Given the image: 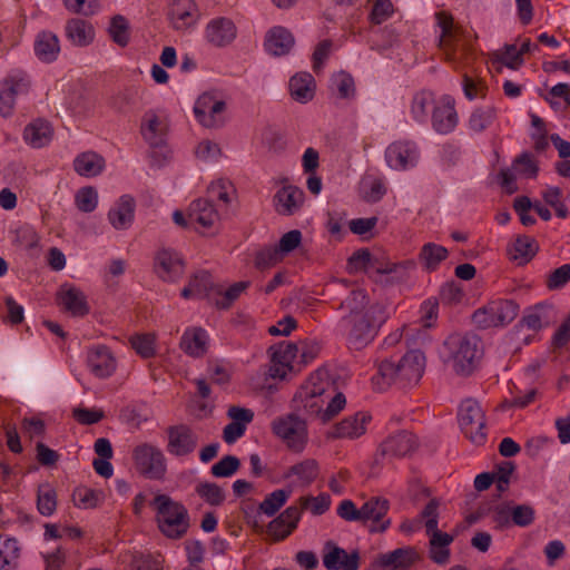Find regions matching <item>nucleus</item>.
<instances>
[{"mask_svg":"<svg viewBox=\"0 0 570 570\" xmlns=\"http://www.w3.org/2000/svg\"><path fill=\"white\" fill-rule=\"evenodd\" d=\"M538 242L530 236L519 235L512 244L507 247L509 259L522 266L528 264L538 253Z\"/></svg>","mask_w":570,"mask_h":570,"instance_id":"obj_26","label":"nucleus"},{"mask_svg":"<svg viewBox=\"0 0 570 570\" xmlns=\"http://www.w3.org/2000/svg\"><path fill=\"white\" fill-rule=\"evenodd\" d=\"M513 169H515L520 175L527 178H535L539 173V166L533 160L531 154L524 151L520 154L512 164Z\"/></svg>","mask_w":570,"mask_h":570,"instance_id":"obj_59","label":"nucleus"},{"mask_svg":"<svg viewBox=\"0 0 570 570\" xmlns=\"http://www.w3.org/2000/svg\"><path fill=\"white\" fill-rule=\"evenodd\" d=\"M444 345L453 361L454 371L461 375H470L483 353L481 338L473 333L451 335Z\"/></svg>","mask_w":570,"mask_h":570,"instance_id":"obj_4","label":"nucleus"},{"mask_svg":"<svg viewBox=\"0 0 570 570\" xmlns=\"http://www.w3.org/2000/svg\"><path fill=\"white\" fill-rule=\"evenodd\" d=\"M419 446L416 436L409 431H400L390 435L382 442L380 452L382 455L403 458L413 453Z\"/></svg>","mask_w":570,"mask_h":570,"instance_id":"obj_16","label":"nucleus"},{"mask_svg":"<svg viewBox=\"0 0 570 570\" xmlns=\"http://www.w3.org/2000/svg\"><path fill=\"white\" fill-rule=\"evenodd\" d=\"M492 63H501L510 69L517 70L523 65V58L517 51L515 45H505L502 50L495 51Z\"/></svg>","mask_w":570,"mask_h":570,"instance_id":"obj_48","label":"nucleus"},{"mask_svg":"<svg viewBox=\"0 0 570 570\" xmlns=\"http://www.w3.org/2000/svg\"><path fill=\"white\" fill-rule=\"evenodd\" d=\"M385 159L391 168L405 170L416 165L419 153L413 142L395 141L386 148Z\"/></svg>","mask_w":570,"mask_h":570,"instance_id":"obj_14","label":"nucleus"},{"mask_svg":"<svg viewBox=\"0 0 570 570\" xmlns=\"http://www.w3.org/2000/svg\"><path fill=\"white\" fill-rule=\"evenodd\" d=\"M168 443L167 451L175 456H187L198 445V436L188 424L170 425L166 430Z\"/></svg>","mask_w":570,"mask_h":570,"instance_id":"obj_10","label":"nucleus"},{"mask_svg":"<svg viewBox=\"0 0 570 570\" xmlns=\"http://www.w3.org/2000/svg\"><path fill=\"white\" fill-rule=\"evenodd\" d=\"M390 510V501L382 497H372L361 507L362 522L372 521L370 532H385L391 519H385Z\"/></svg>","mask_w":570,"mask_h":570,"instance_id":"obj_12","label":"nucleus"},{"mask_svg":"<svg viewBox=\"0 0 570 570\" xmlns=\"http://www.w3.org/2000/svg\"><path fill=\"white\" fill-rule=\"evenodd\" d=\"M190 285L195 289V294L198 297H210L212 294H215V287L217 284H214L213 277L210 273L206 271H200L194 275L190 279Z\"/></svg>","mask_w":570,"mask_h":570,"instance_id":"obj_52","label":"nucleus"},{"mask_svg":"<svg viewBox=\"0 0 570 570\" xmlns=\"http://www.w3.org/2000/svg\"><path fill=\"white\" fill-rule=\"evenodd\" d=\"M331 82L337 90L340 98L348 99L355 95L354 79L350 73L340 71L332 77Z\"/></svg>","mask_w":570,"mask_h":570,"instance_id":"obj_56","label":"nucleus"},{"mask_svg":"<svg viewBox=\"0 0 570 570\" xmlns=\"http://www.w3.org/2000/svg\"><path fill=\"white\" fill-rule=\"evenodd\" d=\"M136 471L149 480H163L167 473V460L164 452L150 443H141L131 454Z\"/></svg>","mask_w":570,"mask_h":570,"instance_id":"obj_6","label":"nucleus"},{"mask_svg":"<svg viewBox=\"0 0 570 570\" xmlns=\"http://www.w3.org/2000/svg\"><path fill=\"white\" fill-rule=\"evenodd\" d=\"M271 361L273 365L269 368V375L273 379H284L288 372L297 371L295 368V358L299 352L297 344L283 342L271 346Z\"/></svg>","mask_w":570,"mask_h":570,"instance_id":"obj_11","label":"nucleus"},{"mask_svg":"<svg viewBox=\"0 0 570 570\" xmlns=\"http://www.w3.org/2000/svg\"><path fill=\"white\" fill-rule=\"evenodd\" d=\"M425 368V355L420 350H412L404 354L397 362L384 360L377 365V373L372 377V384L376 391L383 392L392 384L400 389L416 385Z\"/></svg>","mask_w":570,"mask_h":570,"instance_id":"obj_2","label":"nucleus"},{"mask_svg":"<svg viewBox=\"0 0 570 570\" xmlns=\"http://www.w3.org/2000/svg\"><path fill=\"white\" fill-rule=\"evenodd\" d=\"M282 259V255L276 248L274 247H264L261 250L256 253L255 256V267L258 269H265L273 265H275L278 261Z\"/></svg>","mask_w":570,"mask_h":570,"instance_id":"obj_60","label":"nucleus"},{"mask_svg":"<svg viewBox=\"0 0 570 570\" xmlns=\"http://www.w3.org/2000/svg\"><path fill=\"white\" fill-rule=\"evenodd\" d=\"M132 348L142 356L149 358L155 354L154 337L148 334L136 335L130 338Z\"/></svg>","mask_w":570,"mask_h":570,"instance_id":"obj_63","label":"nucleus"},{"mask_svg":"<svg viewBox=\"0 0 570 570\" xmlns=\"http://www.w3.org/2000/svg\"><path fill=\"white\" fill-rule=\"evenodd\" d=\"M416 268V263L413 259H405L399 263H390L385 274V278H375V282L384 285H394L406 282L411 273Z\"/></svg>","mask_w":570,"mask_h":570,"instance_id":"obj_39","label":"nucleus"},{"mask_svg":"<svg viewBox=\"0 0 570 570\" xmlns=\"http://www.w3.org/2000/svg\"><path fill=\"white\" fill-rule=\"evenodd\" d=\"M73 419L82 425L96 424L105 417L102 410L76 407L72 411Z\"/></svg>","mask_w":570,"mask_h":570,"instance_id":"obj_64","label":"nucleus"},{"mask_svg":"<svg viewBox=\"0 0 570 570\" xmlns=\"http://www.w3.org/2000/svg\"><path fill=\"white\" fill-rule=\"evenodd\" d=\"M235 23L225 17L210 20L205 29V37L215 47H225L236 38Z\"/></svg>","mask_w":570,"mask_h":570,"instance_id":"obj_23","label":"nucleus"},{"mask_svg":"<svg viewBox=\"0 0 570 570\" xmlns=\"http://www.w3.org/2000/svg\"><path fill=\"white\" fill-rule=\"evenodd\" d=\"M302 514V507L291 505L267 525V533L275 540L286 539L296 528Z\"/></svg>","mask_w":570,"mask_h":570,"instance_id":"obj_20","label":"nucleus"},{"mask_svg":"<svg viewBox=\"0 0 570 570\" xmlns=\"http://www.w3.org/2000/svg\"><path fill=\"white\" fill-rule=\"evenodd\" d=\"M167 14L170 24L178 31L195 26L200 17L198 6L194 0H173Z\"/></svg>","mask_w":570,"mask_h":570,"instance_id":"obj_13","label":"nucleus"},{"mask_svg":"<svg viewBox=\"0 0 570 570\" xmlns=\"http://www.w3.org/2000/svg\"><path fill=\"white\" fill-rule=\"evenodd\" d=\"M195 491L205 502L213 507L222 505L226 500L224 490L216 483L202 482L196 487Z\"/></svg>","mask_w":570,"mask_h":570,"instance_id":"obj_47","label":"nucleus"},{"mask_svg":"<svg viewBox=\"0 0 570 570\" xmlns=\"http://www.w3.org/2000/svg\"><path fill=\"white\" fill-rule=\"evenodd\" d=\"M452 43L444 45L439 43L441 50H443L445 59L450 62H464L468 63L474 57V49L471 41L462 32L452 37Z\"/></svg>","mask_w":570,"mask_h":570,"instance_id":"obj_28","label":"nucleus"},{"mask_svg":"<svg viewBox=\"0 0 570 570\" xmlns=\"http://www.w3.org/2000/svg\"><path fill=\"white\" fill-rule=\"evenodd\" d=\"M240 466V460L235 455H225L210 468V473L215 478H229L234 475Z\"/></svg>","mask_w":570,"mask_h":570,"instance_id":"obj_53","label":"nucleus"},{"mask_svg":"<svg viewBox=\"0 0 570 570\" xmlns=\"http://www.w3.org/2000/svg\"><path fill=\"white\" fill-rule=\"evenodd\" d=\"M272 430L295 452L303 451L307 443L306 420L296 412L275 419L272 422Z\"/></svg>","mask_w":570,"mask_h":570,"instance_id":"obj_7","label":"nucleus"},{"mask_svg":"<svg viewBox=\"0 0 570 570\" xmlns=\"http://www.w3.org/2000/svg\"><path fill=\"white\" fill-rule=\"evenodd\" d=\"M302 509H308L314 515L324 514L331 505V497L327 493H321L317 497H302L299 498Z\"/></svg>","mask_w":570,"mask_h":570,"instance_id":"obj_55","label":"nucleus"},{"mask_svg":"<svg viewBox=\"0 0 570 570\" xmlns=\"http://www.w3.org/2000/svg\"><path fill=\"white\" fill-rule=\"evenodd\" d=\"M136 202L130 195H122L108 213L109 223L116 229H127L134 222Z\"/></svg>","mask_w":570,"mask_h":570,"instance_id":"obj_27","label":"nucleus"},{"mask_svg":"<svg viewBox=\"0 0 570 570\" xmlns=\"http://www.w3.org/2000/svg\"><path fill=\"white\" fill-rule=\"evenodd\" d=\"M101 491H97L87 487H79L73 490L72 501L80 509H94L101 500Z\"/></svg>","mask_w":570,"mask_h":570,"instance_id":"obj_49","label":"nucleus"},{"mask_svg":"<svg viewBox=\"0 0 570 570\" xmlns=\"http://www.w3.org/2000/svg\"><path fill=\"white\" fill-rule=\"evenodd\" d=\"M519 313V305L512 299L492 301L472 314V322L478 328L505 326L510 324Z\"/></svg>","mask_w":570,"mask_h":570,"instance_id":"obj_5","label":"nucleus"},{"mask_svg":"<svg viewBox=\"0 0 570 570\" xmlns=\"http://www.w3.org/2000/svg\"><path fill=\"white\" fill-rule=\"evenodd\" d=\"M188 218L191 223L210 228L218 220L219 216L212 200L198 198L189 205Z\"/></svg>","mask_w":570,"mask_h":570,"instance_id":"obj_29","label":"nucleus"},{"mask_svg":"<svg viewBox=\"0 0 570 570\" xmlns=\"http://www.w3.org/2000/svg\"><path fill=\"white\" fill-rule=\"evenodd\" d=\"M304 197V191L296 186L282 187L273 198L276 213L283 216L294 215L303 206Z\"/></svg>","mask_w":570,"mask_h":570,"instance_id":"obj_21","label":"nucleus"},{"mask_svg":"<svg viewBox=\"0 0 570 570\" xmlns=\"http://www.w3.org/2000/svg\"><path fill=\"white\" fill-rule=\"evenodd\" d=\"M570 281V264H564L552 271L546 281L549 289L562 288Z\"/></svg>","mask_w":570,"mask_h":570,"instance_id":"obj_62","label":"nucleus"},{"mask_svg":"<svg viewBox=\"0 0 570 570\" xmlns=\"http://www.w3.org/2000/svg\"><path fill=\"white\" fill-rule=\"evenodd\" d=\"M30 83L31 81L27 72L22 70H13L7 76L0 87L16 98L17 95L28 92Z\"/></svg>","mask_w":570,"mask_h":570,"instance_id":"obj_44","label":"nucleus"},{"mask_svg":"<svg viewBox=\"0 0 570 570\" xmlns=\"http://www.w3.org/2000/svg\"><path fill=\"white\" fill-rule=\"evenodd\" d=\"M497 118V109L492 106L476 108L469 119L470 129L482 132L492 125Z\"/></svg>","mask_w":570,"mask_h":570,"instance_id":"obj_46","label":"nucleus"},{"mask_svg":"<svg viewBox=\"0 0 570 570\" xmlns=\"http://www.w3.org/2000/svg\"><path fill=\"white\" fill-rule=\"evenodd\" d=\"M449 255L448 249L444 246L435 243H426L422 246L419 258L426 271H435L440 263L446 259Z\"/></svg>","mask_w":570,"mask_h":570,"instance_id":"obj_42","label":"nucleus"},{"mask_svg":"<svg viewBox=\"0 0 570 570\" xmlns=\"http://www.w3.org/2000/svg\"><path fill=\"white\" fill-rule=\"evenodd\" d=\"M87 364L90 372L99 377L107 379L116 370V358L106 345H97L88 351Z\"/></svg>","mask_w":570,"mask_h":570,"instance_id":"obj_19","label":"nucleus"},{"mask_svg":"<svg viewBox=\"0 0 570 570\" xmlns=\"http://www.w3.org/2000/svg\"><path fill=\"white\" fill-rule=\"evenodd\" d=\"M371 254L372 253L367 248H360L355 250L347 259L348 273H370Z\"/></svg>","mask_w":570,"mask_h":570,"instance_id":"obj_58","label":"nucleus"},{"mask_svg":"<svg viewBox=\"0 0 570 570\" xmlns=\"http://www.w3.org/2000/svg\"><path fill=\"white\" fill-rule=\"evenodd\" d=\"M295 43V39L289 30L277 26L269 29L265 36V50L275 57L287 55Z\"/></svg>","mask_w":570,"mask_h":570,"instance_id":"obj_25","label":"nucleus"},{"mask_svg":"<svg viewBox=\"0 0 570 570\" xmlns=\"http://www.w3.org/2000/svg\"><path fill=\"white\" fill-rule=\"evenodd\" d=\"M292 491L279 489L275 490L261 502L258 507V513H264L268 517H273L287 501Z\"/></svg>","mask_w":570,"mask_h":570,"instance_id":"obj_45","label":"nucleus"},{"mask_svg":"<svg viewBox=\"0 0 570 570\" xmlns=\"http://www.w3.org/2000/svg\"><path fill=\"white\" fill-rule=\"evenodd\" d=\"M312 376L309 381L303 385L293 399L296 413L302 412L307 419H320L324 423V400L322 395L325 392L322 383L314 382Z\"/></svg>","mask_w":570,"mask_h":570,"instance_id":"obj_9","label":"nucleus"},{"mask_svg":"<svg viewBox=\"0 0 570 570\" xmlns=\"http://www.w3.org/2000/svg\"><path fill=\"white\" fill-rule=\"evenodd\" d=\"M434 94L423 89L415 92L411 99L410 112L413 119L419 124L426 122L430 111L435 107Z\"/></svg>","mask_w":570,"mask_h":570,"instance_id":"obj_35","label":"nucleus"},{"mask_svg":"<svg viewBox=\"0 0 570 570\" xmlns=\"http://www.w3.org/2000/svg\"><path fill=\"white\" fill-rule=\"evenodd\" d=\"M461 431L474 444L485 441V415L480 404L471 399L463 401L459 409Z\"/></svg>","mask_w":570,"mask_h":570,"instance_id":"obj_8","label":"nucleus"},{"mask_svg":"<svg viewBox=\"0 0 570 570\" xmlns=\"http://www.w3.org/2000/svg\"><path fill=\"white\" fill-rule=\"evenodd\" d=\"M75 203L82 213L94 212L98 204L97 190L91 186L80 188L75 196Z\"/></svg>","mask_w":570,"mask_h":570,"instance_id":"obj_54","label":"nucleus"},{"mask_svg":"<svg viewBox=\"0 0 570 570\" xmlns=\"http://www.w3.org/2000/svg\"><path fill=\"white\" fill-rule=\"evenodd\" d=\"M141 134L153 147L160 146L164 142V129L155 114L147 115V125L141 127Z\"/></svg>","mask_w":570,"mask_h":570,"instance_id":"obj_50","label":"nucleus"},{"mask_svg":"<svg viewBox=\"0 0 570 570\" xmlns=\"http://www.w3.org/2000/svg\"><path fill=\"white\" fill-rule=\"evenodd\" d=\"M320 474V466L316 460L305 459L292 466L284 473V478L288 479L293 475L297 476L303 487L311 485Z\"/></svg>","mask_w":570,"mask_h":570,"instance_id":"obj_37","label":"nucleus"},{"mask_svg":"<svg viewBox=\"0 0 570 570\" xmlns=\"http://www.w3.org/2000/svg\"><path fill=\"white\" fill-rule=\"evenodd\" d=\"M561 197L562 190L559 187H548L542 191L543 200L556 210V215L560 218H567L569 210Z\"/></svg>","mask_w":570,"mask_h":570,"instance_id":"obj_57","label":"nucleus"},{"mask_svg":"<svg viewBox=\"0 0 570 570\" xmlns=\"http://www.w3.org/2000/svg\"><path fill=\"white\" fill-rule=\"evenodd\" d=\"M155 271L165 282H175L184 273V261L171 249H161L155 257Z\"/></svg>","mask_w":570,"mask_h":570,"instance_id":"obj_17","label":"nucleus"},{"mask_svg":"<svg viewBox=\"0 0 570 570\" xmlns=\"http://www.w3.org/2000/svg\"><path fill=\"white\" fill-rule=\"evenodd\" d=\"M57 509L56 490L48 483L40 484L37 491V510L43 517H50Z\"/></svg>","mask_w":570,"mask_h":570,"instance_id":"obj_43","label":"nucleus"},{"mask_svg":"<svg viewBox=\"0 0 570 570\" xmlns=\"http://www.w3.org/2000/svg\"><path fill=\"white\" fill-rule=\"evenodd\" d=\"M208 335L202 327L188 328L181 336V350L193 357H202L207 352Z\"/></svg>","mask_w":570,"mask_h":570,"instance_id":"obj_30","label":"nucleus"},{"mask_svg":"<svg viewBox=\"0 0 570 570\" xmlns=\"http://www.w3.org/2000/svg\"><path fill=\"white\" fill-rule=\"evenodd\" d=\"M453 540V535L442 531L430 535V559L438 564L448 563L450 559V550L448 547Z\"/></svg>","mask_w":570,"mask_h":570,"instance_id":"obj_36","label":"nucleus"},{"mask_svg":"<svg viewBox=\"0 0 570 570\" xmlns=\"http://www.w3.org/2000/svg\"><path fill=\"white\" fill-rule=\"evenodd\" d=\"M370 421L371 415L368 413L357 412L335 424L328 436L332 439H357L365 433Z\"/></svg>","mask_w":570,"mask_h":570,"instance_id":"obj_22","label":"nucleus"},{"mask_svg":"<svg viewBox=\"0 0 570 570\" xmlns=\"http://www.w3.org/2000/svg\"><path fill=\"white\" fill-rule=\"evenodd\" d=\"M338 308L348 313L340 320L337 330L354 350L368 345L389 318L386 307L377 302L371 304L367 293L362 288L353 289Z\"/></svg>","mask_w":570,"mask_h":570,"instance_id":"obj_1","label":"nucleus"},{"mask_svg":"<svg viewBox=\"0 0 570 570\" xmlns=\"http://www.w3.org/2000/svg\"><path fill=\"white\" fill-rule=\"evenodd\" d=\"M109 35L115 43L126 47L129 42V24L127 19L121 14L111 18L109 26Z\"/></svg>","mask_w":570,"mask_h":570,"instance_id":"obj_51","label":"nucleus"},{"mask_svg":"<svg viewBox=\"0 0 570 570\" xmlns=\"http://www.w3.org/2000/svg\"><path fill=\"white\" fill-rule=\"evenodd\" d=\"M57 302L72 316L82 317L90 311L85 293L75 286H61L57 294Z\"/></svg>","mask_w":570,"mask_h":570,"instance_id":"obj_24","label":"nucleus"},{"mask_svg":"<svg viewBox=\"0 0 570 570\" xmlns=\"http://www.w3.org/2000/svg\"><path fill=\"white\" fill-rule=\"evenodd\" d=\"M415 552L411 548H397L392 552L380 554L377 564L383 568L407 569L414 562Z\"/></svg>","mask_w":570,"mask_h":570,"instance_id":"obj_40","label":"nucleus"},{"mask_svg":"<svg viewBox=\"0 0 570 570\" xmlns=\"http://www.w3.org/2000/svg\"><path fill=\"white\" fill-rule=\"evenodd\" d=\"M323 564L327 570H358L360 554L357 551L348 554L343 548L328 541L324 547Z\"/></svg>","mask_w":570,"mask_h":570,"instance_id":"obj_15","label":"nucleus"},{"mask_svg":"<svg viewBox=\"0 0 570 570\" xmlns=\"http://www.w3.org/2000/svg\"><path fill=\"white\" fill-rule=\"evenodd\" d=\"M66 36L77 47L89 46L95 39L92 24L83 19L72 18L66 23Z\"/></svg>","mask_w":570,"mask_h":570,"instance_id":"obj_31","label":"nucleus"},{"mask_svg":"<svg viewBox=\"0 0 570 570\" xmlns=\"http://www.w3.org/2000/svg\"><path fill=\"white\" fill-rule=\"evenodd\" d=\"M454 105L455 101L451 96H443L440 105L434 107L431 119L432 127L436 132L445 135L456 127L458 114Z\"/></svg>","mask_w":570,"mask_h":570,"instance_id":"obj_18","label":"nucleus"},{"mask_svg":"<svg viewBox=\"0 0 570 570\" xmlns=\"http://www.w3.org/2000/svg\"><path fill=\"white\" fill-rule=\"evenodd\" d=\"M53 130L51 125L42 119H37L26 126L23 139L32 148L47 146L52 139Z\"/></svg>","mask_w":570,"mask_h":570,"instance_id":"obj_32","label":"nucleus"},{"mask_svg":"<svg viewBox=\"0 0 570 570\" xmlns=\"http://www.w3.org/2000/svg\"><path fill=\"white\" fill-rule=\"evenodd\" d=\"M150 505L156 512L155 520L161 534L171 540H179L187 534L190 517L181 502L167 494H157Z\"/></svg>","mask_w":570,"mask_h":570,"instance_id":"obj_3","label":"nucleus"},{"mask_svg":"<svg viewBox=\"0 0 570 570\" xmlns=\"http://www.w3.org/2000/svg\"><path fill=\"white\" fill-rule=\"evenodd\" d=\"M105 167V159L92 151L83 153L76 157L73 161L75 170L85 177L99 175Z\"/></svg>","mask_w":570,"mask_h":570,"instance_id":"obj_41","label":"nucleus"},{"mask_svg":"<svg viewBox=\"0 0 570 570\" xmlns=\"http://www.w3.org/2000/svg\"><path fill=\"white\" fill-rule=\"evenodd\" d=\"M60 52V43L57 35L51 31H41L35 40V53L42 62H52Z\"/></svg>","mask_w":570,"mask_h":570,"instance_id":"obj_33","label":"nucleus"},{"mask_svg":"<svg viewBox=\"0 0 570 570\" xmlns=\"http://www.w3.org/2000/svg\"><path fill=\"white\" fill-rule=\"evenodd\" d=\"M534 509L529 504L515 505L511 510V521L518 527H529L534 521Z\"/></svg>","mask_w":570,"mask_h":570,"instance_id":"obj_61","label":"nucleus"},{"mask_svg":"<svg viewBox=\"0 0 570 570\" xmlns=\"http://www.w3.org/2000/svg\"><path fill=\"white\" fill-rule=\"evenodd\" d=\"M249 286L250 282L248 281L234 283L228 288H224L222 285H218L215 287V294L218 298L213 303L218 309H228Z\"/></svg>","mask_w":570,"mask_h":570,"instance_id":"obj_38","label":"nucleus"},{"mask_svg":"<svg viewBox=\"0 0 570 570\" xmlns=\"http://www.w3.org/2000/svg\"><path fill=\"white\" fill-rule=\"evenodd\" d=\"M289 92L294 100L307 102L315 92V79L309 72H297L289 79Z\"/></svg>","mask_w":570,"mask_h":570,"instance_id":"obj_34","label":"nucleus"}]
</instances>
